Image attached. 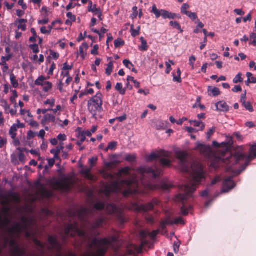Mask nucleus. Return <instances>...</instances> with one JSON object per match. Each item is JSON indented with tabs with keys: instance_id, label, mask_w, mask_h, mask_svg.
Here are the masks:
<instances>
[{
	"instance_id": "obj_10",
	"label": "nucleus",
	"mask_w": 256,
	"mask_h": 256,
	"mask_svg": "<svg viewBox=\"0 0 256 256\" xmlns=\"http://www.w3.org/2000/svg\"><path fill=\"white\" fill-rule=\"evenodd\" d=\"M92 210L88 208H82L76 212L70 213V217L74 219L75 216H77L80 222L84 224L88 222V214L92 213Z\"/></svg>"
},
{
	"instance_id": "obj_9",
	"label": "nucleus",
	"mask_w": 256,
	"mask_h": 256,
	"mask_svg": "<svg viewBox=\"0 0 256 256\" xmlns=\"http://www.w3.org/2000/svg\"><path fill=\"white\" fill-rule=\"evenodd\" d=\"M106 210L110 214H114L120 224H123L128 222V218L125 216L123 212L118 208L114 204H109L106 206Z\"/></svg>"
},
{
	"instance_id": "obj_16",
	"label": "nucleus",
	"mask_w": 256,
	"mask_h": 256,
	"mask_svg": "<svg viewBox=\"0 0 256 256\" xmlns=\"http://www.w3.org/2000/svg\"><path fill=\"white\" fill-rule=\"evenodd\" d=\"M188 156L186 152L182 151L176 152V156L180 160V164L184 168H185L186 164V158Z\"/></svg>"
},
{
	"instance_id": "obj_31",
	"label": "nucleus",
	"mask_w": 256,
	"mask_h": 256,
	"mask_svg": "<svg viewBox=\"0 0 256 256\" xmlns=\"http://www.w3.org/2000/svg\"><path fill=\"white\" fill-rule=\"evenodd\" d=\"M18 130V126L16 124H13L10 128L9 134L12 139H14L16 136V132Z\"/></svg>"
},
{
	"instance_id": "obj_54",
	"label": "nucleus",
	"mask_w": 256,
	"mask_h": 256,
	"mask_svg": "<svg viewBox=\"0 0 256 256\" xmlns=\"http://www.w3.org/2000/svg\"><path fill=\"white\" fill-rule=\"evenodd\" d=\"M215 132V127H212L211 128H210L206 134L208 139H210V136L214 133Z\"/></svg>"
},
{
	"instance_id": "obj_1",
	"label": "nucleus",
	"mask_w": 256,
	"mask_h": 256,
	"mask_svg": "<svg viewBox=\"0 0 256 256\" xmlns=\"http://www.w3.org/2000/svg\"><path fill=\"white\" fill-rule=\"evenodd\" d=\"M100 174L105 180H114L104 185V192L107 197H109L112 192L122 193L124 197H129L139 192V183L135 176L130 180H118L116 179V174H113L104 170H101Z\"/></svg>"
},
{
	"instance_id": "obj_53",
	"label": "nucleus",
	"mask_w": 256,
	"mask_h": 256,
	"mask_svg": "<svg viewBox=\"0 0 256 256\" xmlns=\"http://www.w3.org/2000/svg\"><path fill=\"white\" fill-rule=\"evenodd\" d=\"M196 60V58L195 56H192L189 58V64L190 66H192V68L194 70V63Z\"/></svg>"
},
{
	"instance_id": "obj_6",
	"label": "nucleus",
	"mask_w": 256,
	"mask_h": 256,
	"mask_svg": "<svg viewBox=\"0 0 256 256\" xmlns=\"http://www.w3.org/2000/svg\"><path fill=\"white\" fill-rule=\"evenodd\" d=\"M102 95L98 92L88 102V110L93 118L97 120L100 114L102 111Z\"/></svg>"
},
{
	"instance_id": "obj_63",
	"label": "nucleus",
	"mask_w": 256,
	"mask_h": 256,
	"mask_svg": "<svg viewBox=\"0 0 256 256\" xmlns=\"http://www.w3.org/2000/svg\"><path fill=\"white\" fill-rule=\"evenodd\" d=\"M174 224H184V222L183 220V219L181 217H179L177 218H176L174 220Z\"/></svg>"
},
{
	"instance_id": "obj_21",
	"label": "nucleus",
	"mask_w": 256,
	"mask_h": 256,
	"mask_svg": "<svg viewBox=\"0 0 256 256\" xmlns=\"http://www.w3.org/2000/svg\"><path fill=\"white\" fill-rule=\"evenodd\" d=\"M26 251L21 248L19 246H16L12 251V254L14 256H23L26 254Z\"/></svg>"
},
{
	"instance_id": "obj_61",
	"label": "nucleus",
	"mask_w": 256,
	"mask_h": 256,
	"mask_svg": "<svg viewBox=\"0 0 256 256\" xmlns=\"http://www.w3.org/2000/svg\"><path fill=\"white\" fill-rule=\"evenodd\" d=\"M138 7L134 6L132 8L133 14L132 15V18H136L138 16Z\"/></svg>"
},
{
	"instance_id": "obj_14",
	"label": "nucleus",
	"mask_w": 256,
	"mask_h": 256,
	"mask_svg": "<svg viewBox=\"0 0 256 256\" xmlns=\"http://www.w3.org/2000/svg\"><path fill=\"white\" fill-rule=\"evenodd\" d=\"M170 153L164 150H160L158 154L152 152L148 156V161H152L153 160L157 158H160L161 157L170 158Z\"/></svg>"
},
{
	"instance_id": "obj_48",
	"label": "nucleus",
	"mask_w": 256,
	"mask_h": 256,
	"mask_svg": "<svg viewBox=\"0 0 256 256\" xmlns=\"http://www.w3.org/2000/svg\"><path fill=\"white\" fill-rule=\"evenodd\" d=\"M190 8V5L188 4H184L181 7L180 11L181 13L183 14H186V12H187L188 11L186 10Z\"/></svg>"
},
{
	"instance_id": "obj_22",
	"label": "nucleus",
	"mask_w": 256,
	"mask_h": 256,
	"mask_svg": "<svg viewBox=\"0 0 256 256\" xmlns=\"http://www.w3.org/2000/svg\"><path fill=\"white\" fill-rule=\"evenodd\" d=\"M28 20L26 19H17L16 21V23H18V28L22 31H25L26 30V24Z\"/></svg>"
},
{
	"instance_id": "obj_41",
	"label": "nucleus",
	"mask_w": 256,
	"mask_h": 256,
	"mask_svg": "<svg viewBox=\"0 0 256 256\" xmlns=\"http://www.w3.org/2000/svg\"><path fill=\"white\" fill-rule=\"evenodd\" d=\"M124 42L121 38H118L114 42V46L117 48L120 46H122L124 45Z\"/></svg>"
},
{
	"instance_id": "obj_59",
	"label": "nucleus",
	"mask_w": 256,
	"mask_h": 256,
	"mask_svg": "<svg viewBox=\"0 0 256 256\" xmlns=\"http://www.w3.org/2000/svg\"><path fill=\"white\" fill-rule=\"evenodd\" d=\"M221 177L220 176H216L214 178L211 182V186H213L221 180Z\"/></svg>"
},
{
	"instance_id": "obj_36",
	"label": "nucleus",
	"mask_w": 256,
	"mask_h": 256,
	"mask_svg": "<svg viewBox=\"0 0 256 256\" xmlns=\"http://www.w3.org/2000/svg\"><path fill=\"white\" fill-rule=\"evenodd\" d=\"M116 89L120 92V94L122 95L125 94L126 90V88H122V83H117L116 86Z\"/></svg>"
},
{
	"instance_id": "obj_47",
	"label": "nucleus",
	"mask_w": 256,
	"mask_h": 256,
	"mask_svg": "<svg viewBox=\"0 0 256 256\" xmlns=\"http://www.w3.org/2000/svg\"><path fill=\"white\" fill-rule=\"evenodd\" d=\"M176 74L178 75V78L174 77V78H173L174 82H176L178 83H180L182 82V78H181V71L180 69V68H178L176 72Z\"/></svg>"
},
{
	"instance_id": "obj_4",
	"label": "nucleus",
	"mask_w": 256,
	"mask_h": 256,
	"mask_svg": "<svg viewBox=\"0 0 256 256\" xmlns=\"http://www.w3.org/2000/svg\"><path fill=\"white\" fill-rule=\"evenodd\" d=\"M118 240L119 236L118 234L110 236L109 239L95 238H93L89 246L97 248V254L99 256H104L108 250V247L112 246L114 243L118 242Z\"/></svg>"
},
{
	"instance_id": "obj_52",
	"label": "nucleus",
	"mask_w": 256,
	"mask_h": 256,
	"mask_svg": "<svg viewBox=\"0 0 256 256\" xmlns=\"http://www.w3.org/2000/svg\"><path fill=\"white\" fill-rule=\"evenodd\" d=\"M30 48L32 50L33 52L35 54H37L39 52V48L37 44H30Z\"/></svg>"
},
{
	"instance_id": "obj_33",
	"label": "nucleus",
	"mask_w": 256,
	"mask_h": 256,
	"mask_svg": "<svg viewBox=\"0 0 256 256\" xmlns=\"http://www.w3.org/2000/svg\"><path fill=\"white\" fill-rule=\"evenodd\" d=\"M43 91L45 92H48L52 87V82L48 81H45L44 82Z\"/></svg>"
},
{
	"instance_id": "obj_30",
	"label": "nucleus",
	"mask_w": 256,
	"mask_h": 256,
	"mask_svg": "<svg viewBox=\"0 0 256 256\" xmlns=\"http://www.w3.org/2000/svg\"><path fill=\"white\" fill-rule=\"evenodd\" d=\"M104 222V219L102 218H99L96 220L94 224L92 226V229H95L97 228L102 226Z\"/></svg>"
},
{
	"instance_id": "obj_49",
	"label": "nucleus",
	"mask_w": 256,
	"mask_h": 256,
	"mask_svg": "<svg viewBox=\"0 0 256 256\" xmlns=\"http://www.w3.org/2000/svg\"><path fill=\"white\" fill-rule=\"evenodd\" d=\"M123 64L128 68L131 70L132 67H134V65L128 60H123Z\"/></svg>"
},
{
	"instance_id": "obj_13",
	"label": "nucleus",
	"mask_w": 256,
	"mask_h": 256,
	"mask_svg": "<svg viewBox=\"0 0 256 256\" xmlns=\"http://www.w3.org/2000/svg\"><path fill=\"white\" fill-rule=\"evenodd\" d=\"M48 240L52 246V247L48 246V250L54 248L58 251H60L62 250V245L55 236H50L48 238Z\"/></svg>"
},
{
	"instance_id": "obj_19",
	"label": "nucleus",
	"mask_w": 256,
	"mask_h": 256,
	"mask_svg": "<svg viewBox=\"0 0 256 256\" xmlns=\"http://www.w3.org/2000/svg\"><path fill=\"white\" fill-rule=\"evenodd\" d=\"M216 110L223 112H228L229 110V107L226 103L223 101H220L216 104Z\"/></svg>"
},
{
	"instance_id": "obj_17",
	"label": "nucleus",
	"mask_w": 256,
	"mask_h": 256,
	"mask_svg": "<svg viewBox=\"0 0 256 256\" xmlns=\"http://www.w3.org/2000/svg\"><path fill=\"white\" fill-rule=\"evenodd\" d=\"M10 235L12 237L14 236L15 234H20L22 230V228L20 223H16L13 226L8 228Z\"/></svg>"
},
{
	"instance_id": "obj_64",
	"label": "nucleus",
	"mask_w": 256,
	"mask_h": 256,
	"mask_svg": "<svg viewBox=\"0 0 256 256\" xmlns=\"http://www.w3.org/2000/svg\"><path fill=\"white\" fill-rule=\"evenodd\" d=\"M160 232L159 230H153L151 232H148V235L152 238H154Z\"/></svg>"
},
{
	"instance_id": "obj_34",
	"label": "nucleus",
	"mask_w": 256,
	"mask_h": 256,
	"mask_svg": "<svg viewBox=\"0 0 256 256\" xmlns=\"http://www.w3.org/2000/svg\"><path fill=\"white\" fill-rule=\"evenodd\" d=\"M10 80L12 86L16 88L18 86V81L16 80V78L13 73L10 74Z\"/></svg>"
},
{
	"instance_id": "obj_8",
	"label": "nucleus",
	"mask_w": 256,
	"mask_h": 256,
	"mask_svg": "<svg viewBox=\"0 0 256 256\" xmlns=\"http://www.w3.org/2000/svg\"><path fill=\"white\" fill-rule=\"evenodd\" d=\"M159 200L157 199H153L150 202L146 204H140L138 203H132L129 206V209L136 212H147L152 210L155 206L159 204Z\"/></svg>"
},
{
	"instance_id": "obj_39",
	"label": "nucleus",
	"mask_w": 256,
	"mask_h": 256,
	"mask_svg": "<svg viewBox=\"0 0 256 256\" xmlns=\"http://www.w3.org/2000/svg\"><path fill=\"white\" fill-rule=\"evenodd\" d=\"M46 79V78L44 76H41L34 82V84L36 86H42Z\"/></svg>"
},
{
	"instance_id": "obj_38",
	"label": "nucleus",
	"mask_w": 256,
	"mask_h": 256,
	"mask_svg": "<svg viewBox=\"0 0 256 256\" xmlns=\"http://www.w3.org/2000/svg\"><path fill=\"white\" fill-rule=\"evenodd\" d=\"M242 106L247 110L250 112H252L254 111V109L253 106L252 105V104L250 102H246L242 104Z\"/></svg>"
},
{
	"instance_id": "obj_50",
	"label": "nucleus",
	"mask_w": 256,
	"mask_h": 256,
	"mask_svg": "<svg viewBox=\"0 0 256 256\" xmlns=\"http://www.w3.org/2000/svg\"><path fill=\"white\" fill-rule=\"evenodd\" d=\"M12 54H9L6 56H2L1 58L2 63L0 64H4V62L6 63V62L10 60V59L12 58Z\"/></svg>"
},
{
	"instance_id": "obj_25",
	"label": "nucleus",
	"mask_w": 256,
	"mask_h": 256,
	"mask_svg": "<svg viewBox=\"0 0 256 256\" xmlns=\"http://www.w3.org/2000/svg\"><path fill=\"white\" fill-rule=\"evenodd\" d=\"M200 151L204 155L208 156L211 153V148L210 146L202 145L200 148Z\"/></svg>"
},
{
	"instance_id": "obj_7",
	"label": "nucleus",
	"mask_w": 256,
	"mask_h": 256,
	"mask_svg": "<svg viewBox=\"0 0 256 256\" xmlns=\"http://www.w3.org/2000/svg\"><path fill=\"white\" fill-rule=\"evenodd\" d=\"M70 234L72 237H74L76 234H78L80 237L84 239L88 238L86 232L84 230L80 229L78 224L76 221L68 224L65 228L63 240H66Z\"/></svg>"
},
{
	"instance_id": "obj_28",
	"label": "nucleus",
	"mask_w": 256,
	"mask_h": 256,
	"mask_svg": "<svg viewBox=\"0 0 256 256\" xmlns=\"http://www.w3.org/2000/svg\"><path fill=\"white\" fill-rule=\"evenodd\" d=\"M140 26H138L137 27L136 29L135 30L134 28V25L132 24L130 26V32L131 35L132 37H136V36H138L140 34Z\"/></svg>"
},
{
	"instance_id": "obj_32",
	"label": "nucleus",
	"mask_w": 256,
	"mask_h": 256,
	"mask_svg": "<svg viewBox=\"0 0 256 256\" xmlns=\"http://www.w3.org/2000/svg\"><path fill=\"white\" fill-rule=\"evenodd\" d=\"M12 238L10 240L8 238H5V242H6L5 246H6L8 242H9L10 246L12 248H14L16 246H18L16 240L14 238V237H12Z\"/></svg>"
},
{
	"instance_id": "obj_43",
	"label": "nucleus",
	"mask_w": 256,
	"mask_h": 256,
	"mask_svg": "<svg viewBox=\"0 0 256 256\" xmlns=\"http://www.w3.org/2000/svg\"><path fill=\"white\" fill-rule=\"evenodd\" d=\"M242 74L241 73H238L234 78L233 82L234 84H238V82H243V78L242 77Z\"/></svg>"
},
{
	"instance_id": "obj_15",
	"label": "nucleus",
	"mask_w": 256,
	"mask_h": 256,
	"mask_svg": "<svg viewBox=\"0 0 256 256\" xmlns=\"http://www.w3.org/2000/svg\"><path fill=\"white\" fill-rule=\"evenodd\" d=\"M54 186L60 190H68L70 187L69 180L67 178H64L61 180H56L54 182Z\"/></svg>"
},
{
	"instance_id": "obj_44",
	"label": "nucleus",
	"mask_w": 256,
	"mask_h": 256,
	"mask_svg": "<svg viewBox=\"0 0 256 256\" xmlns=\"http://www.w3.org/2000/svg\"><path fill=\"white\" fill-rule=\"evenodd\" d=\"M136 159L135 154H128L125 156V160L128 162H133Z\"/></svg>"
},
{
	"instance_id": "obj_24",
	"label": "nucleus",
	"mask_w": 256,
	"mask_h": 256,
	"mask_svg": "<svg viewBox=\"0 0 256 256\" xmlns=\"http://www.w3.org/2000/svg\"><path fill=\"white\" fill-rule=\"evenodd\" d=\"M208 92H210V94H208V95L210 96H218L220 94L219 88L216 87L212 88V86H208Z\"/></svg>"
},
{
	"instance_id": "obj_27",
	"label": "nucleus",
	"mask_w": 256,
	"mask_h": 256,
	"mask_svg": "<svg viewBox=\"0 0 256 256\" xmlns=\"http://www.w3.org/2000/svg\"><path fill=\"white\" fill-rule=\"evenodd\" d=\"M190 123L194 126H200V130H203L205 128V124L200 120H190Z\"/></svg>"
},
{
	"instance_id": "obj_46",
	"label": "nucleus",
	"mask_w": 256,
	"mask_h": 256,
	"mask_svg": "<svg viewBox=\"0 0 256 256\" xmlns=\"http://www.w3.org/2000/svg\"><path fill=\"white\" fill-rule=\"evenodd\" d=\"M117 145H118V142H110L108 144V146L106 148V150H114L116 149Z\"/></svg>"
},
{
	"instance_id": "obj_20",
	"label": "nucleus",
	"mask_w": 256,
	"mask_h": 256,
	"mask_svg": "<svg viewBox=\"0 0 256 256\" xmlns=\"http://www.w3.org/2000/svg\"><path fill=\"white\" fill-rule=\"evenodd\" d=\"M130 168L128 166H126L121 168L117 173H116V175L118 178L122 177V175L128 176L130 175Z\"/></svg>"
},
{
	"instance_id": "obj_35",
	"label": "nucleus",
	"mask_w": 256,
	"mask_h": 256,
	"mask_svg": "<svg viewBox=\"0 0 256 256\" xmlns=\"http://www.w3.org/2000/svg\"><path fill=\"white\" fill-rule=\"evenodd\" d=\"M140 40H141L142 46L140 48V50L143 51H146L148 49L146 40L143 37H141Z\"/></svg>"
},
{
	"instance_id": "obj_40",
	"label": "nucleus",
	"mask_w": 256,
	"mask_h": 256,
	"mask_svg": "<svg viewBox=\"0 0 256 256\" xmlns=\"http://www.w3.org/2000/svg\"><path fill=\"white\" fill-rule=\"evenodd\" d=\"M105 206V204L102 202H96L94 205V208L98 210H103Z\"/></svg>"
},
{
	"instance_id": "obj_45",
	"label": "nucleus",
	"mask_w": 256,
	"mask_h": 256,
	"mask_svg": "<svg viewBox=\"0 0 256 256\" xmlns=\"http://www.w3.org/2000/svg\"><path fill=\"white\" fill-rule=\"evenodd\" d=\"M185 14L192 20H194L198 18V16L196 13L192 12L190 11H188Z\"/></svg>"
},
{
	"instance_id": "obj_3",
	"label": "nucleus",
	"mask_w": 256,
	"mask_h": 256,
	"mask_svg": "<svg viewBox=\"0 0 256 256\" xmlns=\"http://www.w3.org/2000/svg\"><path fill=\"white\" fill-rule=\"evenodd\" d=\"M138 172L140 174V178L141 183L148 190H154L160 188L163 190H168L171 187L170 184L162 183L160 186L153 184L148 180H145L146 177H150L152 178H156L162 174V170L158 166L154 168L144 166L138 168Z\"/></svg>"
},
{
	"instance_id": "obj_57",
	"label": "nucleus",
	"mask_w": 256,
	"mask_h": 256,
	"mask_svg": "<svg viewBox=\"0 0 256 256\" xmlns=\"http://www.w3.org/2000/svg\"><path fill=\"white\" fill-rule=\"evenodd\" d=\"M72 66H70L68 64L67 62H66L63 65V68H62V70L64 71H68L72 70Z\"/></svg>"
},
{
	"instance_id": "obj_55",
	"label": "nucleus",
	"mask_w": 256,
	"mask_h": 256,
	"mask_svg": "<svg viewBox=\"0 0 256 256\" xmlns=\"http://www.w3.org/2000/svg\"><path fill=\"white\" fill-rule=\"evenodd\" d=\"M148 235V232L142 230L140 232V236L141 239H146Z\"/></svg>"
},
{
	"instance_id": "obj_11",
	"label": "nucleus",
	"mask_w": 256,
	"mask_h": 256,
	"mask_svg": "<svg viewBox=\"0 0 256 256\" xmlns=\"http://www.w3.org/2000/svg\"><path fill=\"white\" fill-rule=\"evenodd\" d=\"M141 246H138L136 245H132L131 248H128V253L130 255H135L136 254H140L142 252L143 247L144 245L148 244V240L146 239H141Z\"/></svg>"
},
{
	"instance_id": "obj_60",
	"label": "nucleus",
	"mask_w": 256,
	"mask_h": 256,
	"mask_svg": "<svg viewBox=\"0 0 256 256\" xmlns=\"http://www.w3.org/2000/svg\"><path fill=\"white\" fill-rule=\"evenodd\" d=\"M98 46L96 44L94 46L93 49L91 50V54L93 55H98Z\"/></svg>"
},
{
	"instance_id": "obj_37",
	"label": "nucleus",
	"mask_w": 256,
	"mask_h": 256,
	"mask_svg": "<svg viewBox=\"0 0 256 256\" xmlns=\"http://www.w3.org/2000/svg\"><path fill=\"white\" fill-rule=\"evenodd\" d=\"M170 25L179 30L180 33L183 32V30L182 29L180 24L178 22L170 21Z\"/></svg>"
},
{
	"instance_id": "obj_23",
	"label": "nucleus",
	"mask_w": 256,
	"mask_h": 256,
	"mask_svg": "<svg viewBox=\"0 0 256 256\" xmlns=\"http://www.w3.org/2000/svg\"><path fill=\"white\" fill-rule=\"evenodd\" d=\"M164 10H158L155 4L152 6V12L153 13L156 18H158L160 16L162 17L163 12Z\"/></svg>"
},
{
	"instance_id": "obj_29",
	"label": "nucleus",
	"mask_w": 256,
	"mask_h": 256,
	"mask_svg": "<svg viewBox=\"0 0 256 256\" xmlns=\"http://www.w3.org/2000/svg\"><path fill=\"white\" fill-rule=\"evenodd\" d=\"M162 14V18L164 19H174V16H176V14L172 13L171 12H170L168 10H164Z\"/></svg>"
},
{
	"instance_id": "obj_2",
	"label": "nucleus",
	"mask_w": 256,
	"mask_h": 256,
	"mask_svg": "<svg viewBox=\"0 0 256 256\" xmlns=\"http://www.w3.org/2000/svg\"><path fill=\"white\" fill-rule=\"evenodd\" d=\"M204 178L203 170L200 167L198 171L194 174L193 182L182 186V190L184 192V194H179L176 196V200L182 203L180 208V212L182 215H188L189 212L192 210V206L191 205L187 206L184 202L195 192L197 186L200 184Z\"/></svg>"
},
{
	"instance_id": "obj_58",
	"label": "nucleus",
	"mask_w": 256,
	"mask_h": 256,
	"mask_svg": "<svg viewBox=\"0 0 256 256\" xmlns=\"http://www.w3.org/2000/svg\"><path fill=\"white\" fill-rule=\"evenodd\" d=\"M77 137L80 139L79 140H80L81 142H84L86 140V136H84V134H83L80 130H79V132H78Z\"/></svg>"
},
{
	"instance_id": "obj_18",
	"label": "nucleus",
	"mask_w": 256,
	"mask_h": 256,
	"mask_svg": "<svg viewBox=\"0 0 256 256\" xmlns=\"http://www.w3.org/2000/svg\"><path fill=\"white\" fill-rule=\"evenodd\" d=\"M56 116L54 115L47 114H44L43 119L42 120V124L43 126H45L46 124L48 122H56Z\"/></svg>"
},
{
	"instance_id": "obj_5",
	"label": "nucleus",
	"mask_w": 256,
	"mask_h": 256,
	"mask_svg": "<svg viewBox=\"0 0 256 256\" xmlns=\"http://www.w3.org/2000/svg\"><path fill=\"white\" fill-rule=\"evenodd\" d=\"M246 158L247 162L242 166V170H244L248 166L250 162L256 158V144L253 145L250 148V154L246 156L245 154L240 152H236L234 154L232 155L230 158H227L228 164L232 165L237 164L240 161Z\"/></svg>"
},
{
	"instance_id": "obj_51",
	"label": "nucleus",
	"mask_w": 256,
	"mask_h": 256,
	"mask_svg": "<svg viewBox=\"0 0 256 256\" xmlns=\"http://www.w3.org/2000/svg\"><path fill=\"white\" fill-rule=\"evenodd\" d=\"M34 242L36 246L40 247L42 249L44 248L45 247V244L37 239H34Z\"/></svg>"
},
{
	"instance_id": "obj_56",
	"label": "nucleus",
	"mask_w": 256,
	"mask_h": 256,
	"mask_svg": "<svg viewBox=\"0 0 256 256\" xmlns=\"http://www.w3.org/2000/svg\"><path fill=\"white\" fill-rule=\"evenodd\" d=\"M8 196L12 198L15 200L18 201L19 200L18 197V196L14 192H8Z\"/></svg>"
},
{
	"instance_id": "obj_26",
	"label": "nucleus",
	"mask_w": 256,
	"mask_h": 256,
	"mask_svg": "<svg viewBox=\"0 0 256 256\" xmlns=\"http://www.w3.org/2000/svg\"><path fill=\"white\" fill-rule=\"evenodd\" d=\"M164 157L160 160V164L163 167H170L171 166V160Z\"/></svg>"
},
{
	"instance_id": "obj_12",
	"label": "nucleus",
	"mask_w": 256,
	"mask_h": 256,
	"mask_svg": "<svg viewBox=\"0 0 256 256\" xmlns=\"http://www.w3.org/2000/svg\"><path fill=\"white\" fill-rule=\"evenodd\" d=\"M236 184L233 180L232 177L229 176L225 179L223 182L222 192L224 193L228 192L234 188Z\"/></svg>"
},
{
	"instance_id": "obj_42",
	"label": "nucleus",
	"mask_w": 256,
	"mask_h": 256,
	"mask_svg": "<svg viewBox=\"0 0 256 256\" xmlns=\"http://www.w3.org/2000/svg\"><path fill=\"white\" fill-rule=\"evenodd\" d=\"M112 69H113V62H110L108 64V66H107V68H106V74L108 76H110L112 72Z\"/></svg>"
},
{
	"instance_id": "obj_62",
	"label": "nucleus",
	"mask_w": 256,
	"mask_h": 256,
	"mask_svg": "<svg viewBox=\"0 0 256 256\" xmlns=\"http://www.w3.org/2000/svg\"><path fill=\"white\" fill-rule=\"evenodd\" d=\"M66 16L72 22H75L76 20V16L72 14L71 12H68L66 14Z\"/></svg>"
}]
</instances>
